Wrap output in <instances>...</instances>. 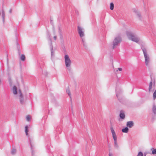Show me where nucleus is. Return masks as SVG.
<instances>
[{"instance_id": "nucleus-1", "label": "nucleus", "mask_w": 156, "mask_h": 156, "mask_svg": "<svg viewBox=\"0 0 156 156\" xmlns=\"http://www.w3.org/2000/svg\"><path fill=\"white\" fill-rule=\"evenodd\" d=\"M78 33L81 39L83 46L85 48H87V43L85 37V30L80 25L77 27Z\"/></svg>"}, {"instance_id": "nucleus-2", "label": "nucleus", "mask_w": 156, "mask_h": 156, "mask_svg": "<svg viewBox=\"0 0 156 156\" xmlns=\"http://www.w3.org/2000/svg\"><path fill=\"white\" fill-rule=\"evenodd\" d=\"M126 34L129 40L136 43H138L139 41V38L137 37L135 33L129 30L126 31Z\"/></svg>"}, {"instance_id": "nucleus-3", "label": "nucleus", "mask_w": 156, "mask_h": 156, "mask_svg": "<svg viewBox=\"0 0 156 156\" xmlns=\"http://www.w3.org/2000/svg\"><path fill=\"white\" fill-rule=\"evenodd\" d=\"M64 62L67 69L70 71L71 69L72 62L69 56L67 55H66L64 56Z\"/></svg>"}, {"instance_id": "nucleus-4", "label": "nucleus", "mask_w": 156, "mask_h": 156, "mask_svg": "<svg viewBox=\"0 0 156 156\" xmlns=\"http://www.w3.org/2000/svg\"><path fill=\"white\" fill-rule=\"evenodd\" d=\"M141 48L143 51L144 55L145 64L147 66H148L150 62V58L149 55L147 54L146 49L142 45H141Z\"/></svg>"}, {"instance_id": "nucleus-5", "label": "nucleus", "mask_w": 156, "mask_h": 156, "mask_svg": "<svg viewBox=\"0 0 156 156\" xmlns=\"http://www.w3.org/2000/svg\"><path fill=\"white\" fill-rule=\"evenodd\" d=\"M122 41V39L121 37L118 36L115 37L113 41L112 48H115Z\"/></svg>"}, {"instance_id": "nucleus-6", "label": "nucleus", "mask_w": 156, "mask_h": 156, "mask_svg": "<svg viewBox=\"0 0 156 156\" xmlns=\"http://www.w3.org/2000/svg\"><path fill=\"white\" fill-rule=\"evenodd\" d=\"M115 90L116 93V96L119 100L122 103V99L123 98L122 95V91L120 89L116 87Z\"/></svg>"}, {"instance_id": "nucleus-7", "label": "nucleus", "mask_w": 156, "mask_h": 156, "mask_svg": "<svg viewBox=\"0 0 156 156\" xmlns=\"http://www.w3.org/2000/svg\"><path fill=\"white\" fill-rule=\"evenodd\" d=\"M48 43H49L50 45V48L51 51V58H52L54 56V52L53 50V48L52 43V41L49 35H48Z\"/></svg>"}, {"instance_id": "nucleus-8", "label": "nucleus", "mask_w": 156, "mask_h": 156, "mask_svg": "<svg viewBox=\"0 0 156 156\" xmlns=\"http://www.w3.org/2000/svg\"><path fill=\"white\" fill-rule=\"evenodd\" d=\"M16 98L18 99L21 104H23L24 102V98L21 92H19L18 94L16 96Z\"/></svg>"}, {"instance_id": "nucleus-9", "label": "nucleus", "mask_w": 156, "mask_h": 156, "mask_svg": "<svg viewBox=\"0 0 156 156\" xmlns=\"http://www.w3.org/2000/svg\"><path fill=\"white\" fill-rule=\"evenodd\" d=\"M12 90L13 94L15 95L16 96L18 94L19 92H21L20 89H18L15 86H14L12 87Z\"/></svg>"}, {"instance_id": "nucleus-10", "label": "nucleus", "mask_w": 156, "mask_h": 156, "mask_svg": "<svg viewBox=\"0 0 156 156\" xmlns=\"http://www.w3.org/2000/svg\"><path fill=\"white\" fill-rule=\"evenodd\" d=\"M110 129L114 141L116 140L117 139V136L113 127H111L110 128Z\"/></svg>"}, {"instance_id": "nucleus-11", "label": "nucleus", "mask_w": 156, "mask_h": 156, "mask_svg": "<svg viewBox=\"0 0 156 156\" xmlns=\"http://www.w3.org/2000/svg\"><path fill=\"white\" fill-rule=\"evenodd\" d=\"M155 81L154 80L153 82H152V80H151V81L150 82L149 84V92H151V89L152 88V85H153V86H155Z\"/></svg>"}, {"instance_id": "nucleus-12", "label": "nucleus", "mask_w": 156, "mask_h": 156, "mask_svg": "<svg viewBox=\"0 0 156 156\" xmlns=\"http://www.w3.org/2000/svg\"><path fill=\"white\" fill-rule=\"evenodd\" d=\"M133 12H135L136 14L137 15L138 17H139L140 20H141V15L140 13L135 9H133Z\"/></svg>"}, {"instance_id": "nucleus-13", "label": "nucleus", "mask_w": 156, "mask_h": 156, "mask_svg": "<svg viewBox=\"0 0 156 156\" xmlns=\"http://www.w3.org/2000/svg\"><path fill=\"white\" fill-rule=\"evenodd\" d=\"M134 126V122L132 121H128L126 123V126L129 128H132Z\"/></svg>"}, {"instance_id": "nucleus-14", "label": "nucleus", "mask_w": 156, "mask_h": 156, "mask_svg": "<svg viewBox=\"0 0 156 156\" xmlns=\"http://www.w3.org/2000/svg\"><path fill=\"white\" fill-rule=\"evenodd\" d=\"M2 19L3 21L4 22L5 17V14L4 10L3 9H2Z\"/></svg>"}, {"instance_id": "nucleus-15", "label": "nucleus", "mask_w": 156, "mask_h": 156, "mask_svg": "<svg viewBox=\"0 0 156 156\" xmlns=\"http://www.w3.org/2000/svg\"><path fill=\"white\" fill-rule=\"evenodd\" d=\"M53 38L54 39V40L56 41L57 40V36L56 34V31H55V30H54V29L53 30Z\"/></svg>"}, {"instance_id": "nucleus-16", "label": "nucleus", "mask_w": 156, "mask_h": 156, "mask_svg": "<svg viewBox=\"0 0 156 156\" xmlns=\"http://www.w3.org/2000/svg\"><path fill=\"white\" fill-rule=\"evenodd\" d=\"M153 113L154 115L156 114V106L154 103L153 104L152 108Z\"/></svg>"}, {"instance_id": "nucleus-17", "label": "nucleus", "mask_w": 156, "mask_h": 156, "mask_svg": "<svg viewBox=\"0 0 156 156\" xmlns=\"http://www.w3.org/2000/svg\"><path fill=\"white\" fill-rule=\"evenodd\" d=\"M122 132L124 133H127L129 131V129L127 126L122 129Z\"/></svg>"}, {"instance_id": "nucleus-18", "label": "nucleus", "mask_w": 156, "mask_h": 156, "mask_svg": "<svg viewBox=\"0 0 156 156\" xmlns=\"http://www.w3.org/2000/svg\"><path fill=\"white\" fill-rule=\"evenodd\" d=\"M20 59L22 61H24L25 60V56L24 55L21 54L20 56Z\"/></svg>"}, {"instance_id": "nucleus-19", "label": "nucleus", "mask_w": 156, "mask_h": 156, "mask_svg": "<svg viewBox=\"0 0 156 156\" xmlns=\"http://www.w3.org/2000/svg\"><path fill=\"white\" fill-rule=\"evenodd\" d=\"M29 128L28 126L27 125L25 127V132L26 134V136H28V132L29 131L28 128Z\"/></svg>"}, {"instance_id": "nucleus-20", "label": "nucleus", "mask_w": 156, "mask_h": 156, "mask_svg": "<svg viewBox=\"0 0 156 156\" xmlns=\"http://www.w3.org/2000/svg\"><path fill=\"white\" fill-rule=\"evenodd\" d=\"M125 115L124 113L121 112L119 114V116L120 118L123 119L125 118Z\"/></svg>"}, {"instance_id": "nucleus-21", "label": "nucleus", "mask_w": 156, "mask_h": 156, "mask_svg": "<svg viewBox=\"0 0 156 156\" xmlns=\"http://www.w3.org/2000/svg\"><path fill=\"white\" fill-rule=\"evenodd\" d=\"M16 149H12L11 151V153L13 155H14L16 154Z\"/></svg>"}, {"instance_id": "nucleus-22", "label": "nucleus", "mask_w": 156, "mask_h": 156, "mask_svg": "<svg viewBox=\"0 0 156 156\" xmlns=\"http://www.w3.org/2000/svg\"><path fill=\"white\" fill-rule=\"evenodd\" d=\"M114 8V4L112 2H111L110 4V9L113 10Z\"/></svg>"}, {"instance_id": "nucleus-23", "label": "nucleus", "mask_w": 156, "mask_h": 156, "mask_svg": "<svg viewBox=\"0 0 156 156\" xmlns=\"http://www.w3.org/2000/svg\"><path fill=\"white\" fill-rule=\"evenodd\" d=\"M153 98L154 100L156 99V90H155L153 94Z\"/></svg>"}, {"instance_id": "nucleus-24", "label": "nucleus", "mask_w": 156, "mask_h": 156, "mask_svg": "<svg viewBox=\"0 0 156 156\" xmlns=\"http://www.w3.org/2000/svg\"><path fill=\"white\" fill-rule=\"evenodd\" d=\"M115 147V148H118L119 147L118 145L117 144V140H114Z\"/></svg>"}, {"instance_id": "nucleus-25", "label": "nucleus", "mask_w": 156, "mask_h": 156, "mask_svg": "<svg viewBox=\"0 0 156 156\" xmlns=\"http://www.w3.org/2000/svg\"><path fill=\"white\" fill-rule=\"evenodd\" d=\"M66 91L67 93L70 96L71 95V94L69 89V88L67 89L66 90Z\"/></svg>"}, {"instance_id": "nucleus-26", "label": "nucleus", "mask_w": 156, "mask_h": 156, "mask_svg": "<svg viewBox=\"0 0 156 156\" xmlns=\"http://www.w3.org/2000/svg\"><path fill=\"white\" fill-rule=\"evenodd\" d=\"M137 156H143V153L141 151L139 152Z\"/></svg>"}, {"instance_id": "nucleus-27", "label": "nucleus", "mask_w": 156, "mask_h": 156, "mask_svg": "<svg viewBox=\"0 0 156 156\" xmlns=\"http://www.w3.org/2000/svg\"><path fill=\"white\" fill-rule=\"evenodd\" d=\"M26 118L27 120V121H29L30 120V117L29 115H28L26 116Z\"/></svg>"}, {"instance_id": "nucleus-28", "label": "nucleus", "mask_w": 156, "mask_h": 156, "mask_svg": "<svg viewBox=\"0 0 156 156\" xmlns=\"http://www.w3.org/2000/svg\"><path fill=\"white\" fill-rule=\"evenodd\" d=\"M152 154H156V149H154L152 152Z\"/></svg>"}, {"instance_id": "nucleus-29", "label": "nucleus", "mask_w": 156, "mask_h": 156, "mask_svg": "<svg viewBox=\"0 0 156 156\" xmlns=\"http://www.w3.org/2000/svg\"><path fill=\"white\" fill-rule=\"evenodd\" d=\"M118 70L120 71H121L122 70V68H118Z\"/></svg>"}, {"instance_id": "nucleus-30", "label": "nucleus", "mask_w": 156, "mask_h": 156, "mask_svg": "<svg viewBox=\"0 0 156 156\" xmlns=\"http://www.w3.org/2000/svg\"><path fill=\"white\" fill-rule=\"evenodd\" d=\"M9 12L10 13H11L12 12V10L11 9H10L9 11Z\"/></svg>"}, {"instance_id": "nucleus-31", "label": "nucleus", "mask_w": 156, "mask_h": 156, "mask_svg": "<svg viewBox=\"0 0 156 156\" xmlns=\"http://www.w3.org/2000/svg\"><path fill=\"white\" fill-rule=\"evenodd\" d=\"M146 153H144V156H146Z\"/></svg>"}, {"instance_id": "nucleus-32", "label": "nucleus", "mask_w": 156, "mask_h": 156, "mask_svg": "<svg viewBox=\"0 0 156 156\" xmlns=\"http://www.w3.org/2000/svg\"><path fill=\"white\" fill-rule=\"evenodd\" d=\"M109 156H113L111 154H109Z\"/></svg>"}, {"instance_id": "nucleus-33", "label": "nucleus", "mask_w": 156, "mask_h": 156, "mask_svg": "<svg viewBox=\"0 0 156 156\" xmlns=\"http://www.w3.org/2000/svg\"><path fill=\"white\" fill-rule=\"evenodd\" d=\"M1 81H2V80H1L0 79V84H1Z\"/></svg>"}]
</instances>
